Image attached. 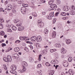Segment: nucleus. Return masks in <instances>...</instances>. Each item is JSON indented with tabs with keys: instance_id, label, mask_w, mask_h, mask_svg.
Wrapping results in <instances>:
<instances>
[{
	"instance_id": "5701e85b",
	"label": "nucleus",
	"mask_w": 75,
	"mask_h": 75,
	"mask_svg": "<svg viewBox=\"0 0 75 75\" xmlns=\"http://www.w3.org/2000/svg\"><path fill=\"white\" fill-rule=\"evenodd\" d=\"M54 0H51L50 1L48 2L49 4L51 5L52 4L54 3Z\"/></svg>"
},
{
	"instance_id": "603ef678",
	"label": "nucleus",
	"mask_w": 75,
	"mask_h": 75,
	"mask_svg": "<svg viewBox=\"0 0 75 75\" xmlns=\"http://www.w3.org/2000/svg\"><path fill=\"white\" fill-rule=\"evenodd\" d=\"M35 3V0H32L31 2V3L32 4H33V3Z\"/></svg>"
},
{
	"instance_id": "864d4df0",
	"label": "nucleus",
	"mask_w": 75,
	"mask_h": 75,
	"mask_svg": "<svg viewBox=\"0 0 75 75\" xmlns=\"http://www.w3.org/2000/svg\"><path fill=\"white\" fill-rule=\"evenodd\" d=\"M19 42H20V41L19 40H16L15 42V43H19Z\"/></svg>"
},
{
	"instance_id": "a211bd4d",
	"label": "nucleus",
	"mask_w": 75,
	"mask_h": 75,
	"mask_svg": "<svg viewBox=\"0 0 75 75\" xmlns=\"http://www.w3.org/2000/svg\"><path fill=\"white\" fill-rule=\"evenodd\" d=\"M66 41L67 44H69L70 43H71V41L69 39H67L66 40Z\"/></svg>"
},
{
	"instance_id": "6e6552de",
	"label": "nucleus",
	"mask_w": 75,
	"mask_h": 75,
	"mask_svg": "<svg viewBox=\"0 0 75 75\" xmlns=\"http://www.w3.org/2000/svg\"><path fill=\"white\" fill-rule=\"evenodd\" d=\"M50 8H51L52 9V10H54V8H57V6L55 4H53L51 5L50 6Z\"/></svg>"
},
{
	"instance_id": "bb28decb",
	"label": "nucleus",
	"mask_w": 75,
	"mask_h": 75,
	"mask_svg": "<svg viewBox=\"0 0 75 75\" xmlns=\"http://www.w3.org/2000/svg\"><path fill=\"white\" fill-rule=\"evenodd\" d=\"M50 16L51 17H54V12L50 13Z\"/></svg>"
},
{
	"instance_id": "f257e3e1",
	"label": "nucleus",
	"mask_w": 75,
	"mask_h": 75,
	"mask_svg": "<svg viewBox=\"0 0 75 75\" xmlns=\"http://www.w3.org/2000/svg\"><path fill=\"white\" fill-rule=\"evenodd\" d=\"M22 65L23 67V69L22 70H20L18 71L19 72L21 73L22 72H24L25 71V67L28 66V64L27 62H25L23 61L22 62Z\"/></svg>"
},
{
	"instance_id": "58836bf2",
	"label": "nucleus",
	"mask_w": 75,
	"mask_h": 75,
	"mask_svg": "<svg viewBox=\"0 0 75 75\" xmlns=\"http://www.w3.org/2000/svg\"><path fill=\"white\" fill-rule=\"evenodd\" d=\"M37 67L38 68H41V64H39L37 65Z\"/></svg>"
},
{
	"instance_id": "e433bc0d",
	"label": "nucleus",
	"mask_w": 75,
	"mask_h": 75,
	"mask_svg": "<svg viewBox=\"0 0 75 75\" xmlns=\"http://www.w3.org/2000/svg\"><path fill=\"white\" fill-rule=\"evenodd\" d=\"M20 40H24V37H21L19 38Z\"/></svg>"
},
{
	"instance_id": "4c0bfd02",
	"label": "nucleus",
	"mask_w": 75,
	"mask_h": 75,
	"mask_svg": "<svg viewBox=\"0 0 75 75\" xmlns=\"http://www.w3.org/2000/svg\"><path fill=\"white\" fill-rule=\"evenodd\" d=\"M44 33L45 34H47V33H48V30H46L44 31Z\"/></svg>"
},
{
	"instance_id": "774afa93",
	"label": "nucleus",
	"mask_w": 75,
	"mask_h": 75,
	"mask_svg": "<svg viewBox=\"0 0 75 75\" xmlns=\"http://www.w3.org/2000/svg\"><path fill=\"white\" fill-rule=\"evenodd\" d=\"M55 55H56V56L57 57H58V54L57 53H56L55 54Z\"/></svg>"
},
{
	"instance_id": "338daca9",
	"label": "nucleus",
	"mask_w": 75,
	"mask_h": 75,
	"mask_svg": "<svg viewBox=\"0 0 75 75\" xmlns=\"http://www.w3.org/2000/svg\"><path fill=\"white\" fill-rule=\"evenodd\" d=\"M69 74L70 75H71V74H73V72H72V71H70V73H69Z\"/></svg>"
},
{
	"instance_id": "412c9836",
	"label": "nucleus",
	"mask_w": 75,
	"mask_h": 75,
	"mask_svg": "<svg viewBox=\"0 0 75 75\" xmlns=\"http://www.w3.org/2000/svg\"><path fill=\"white\" fill-rule=\"evenodd\" d=\"M11 28L12 30L14 31H16L17 30V28L14 26H12V27H11Z\"/></svg>"
},
{
	"instance_id": "9b49d317",
	"label": "nucleus",
	"mask_w": 75,
	"mask_h": 75,
	"mask_svg": "<svg viewBox=\"0 0 75 75\" xmlns=\"http://www.w3.org/2000/svg\"><path fill=\"white\" fill-rule=\"evenodd\" d=\"M61 52L62 54H65V53L67 52V51L65 49H64V48L63 47L61 49Z\"/></svg>"
},
{
	"instance_id": "72a5a7b5",
	"label": "nucleus",
	"mask_w": 75,
	"mask_h": 75,
	"mask_svg": "<svg viewBox=\"0 0 75 75\" xmlns=\"http://www.w3.org/2000/svg\"><path fill=\"white\" fill-rule=\"evenodd\" d=\"M3 25L2 24H0V29H3Z\"/></svg>"
},
{
	"instance_id": "39448f33",
	"label": "nucleus",
	"mask_w": 75,
	"mask_h": 75,
	"mask_svg": "<svg viewBox=\"0 0 75 75\" xmlns=\"http://www.w3.org/2000/svg\"><path fill=\"white\" fill-rule=\"evenodd\" d=\"M51 63L52 64H58V61L57 60H53L51 62Z\"/></svg>"
},
{
	"instance_id": "79ce46f5",
	"label": "nucleus",
	"mask_w": 75,
	"mask_h": 75,
	"mask_svg": "<svg viewBox=\"0 0 75 75\" xmlns=\"http://www.w3.org/2000/svg\"><path fill=\"white\" fill-rule=\"evenodd\" d=\"M2 47H3L4 46H6V44L5 43H3L1 44Z\"/></svg>"
},
{
	"instance_id": "ea45409f",
	"label": "nucleus",
	"mask_w": 75,
	"mask_h": 75,
	"mask_svg": "<svg viewBox=\"0 0 75 75\" xmlns=\"http://www.w3.org/2000/svg\"><path fill=\"white\" fill-rule=\"evenodd\" d=\"M12 13H14V14H15L16 13V10L13 9L12 10Z\"/></svg>"
},
{
	"instance_id": "473e14b6",
	"label": "nucleus",
	"mask_w": 75,
	"mask_h": 75,
	"mask_svg": "<svg viewBox=\"0 0 75 75\" xmlns=\"http://www.w3.org/2000/svg\"><path fill=\"white\" fill-rule=\"evenodd\" d=\"M46 18H47V19H52V17L51 16H47L46 17Z\"/></svg>"
},
{
	"instance_id": "7ed1b4c3",
	"label": "nucleus",
	"mask_w": 75,
	"mask_h": 75,
	"mask_svg": "<svg viewBox=\"0 0 75 75\" xmlns=\"http://www.w3.org/2000/svg\"><path fill=\"white\" fill-rule=\"evenodd\" d=\"M26 10L27 9L25 7H22L21 8V11L22 14H25Z\"/></svg>"
},
{
	"instance_id": "423d86ee",
	"label": "nucleus",
	"mask_w": 75,
	"mask_h": 75,
	"mask_svg": "<svg viewBox=\"0 0 75 75\" xmlns=\"http://www.w3.org/2000/svg\"><path fill=\"white\" fill-rule=\"evenodd\" d=\"M42 40V38H41V37L40 36H39L37 37V39L36 41H37V42H40V41H41Z\"/></svg>"
},
{
	"instance_id": "4468645a",
	"label": "nucleus",
	"mask_w": 75,
	"mask_h": 75,
	"mask_svg": "<svg viewBox=\"0 0 75 75\" xmlns=\"http://www.w3.org/2000/svg\"><path fill=\"white\" fill-rule=\"evenodd\" d=\"M41 54H45L47 53V51L46 50L44 49L41 51Z\"/></svg>"
},
{
	"instance_id": "7c9ffc66",
	"label": "nucleus",
	"mask_w": 75,
	"mask_h": 75,
	"mask_svg": "<svg viewBox=\"0 0 75 75\" xmlns=\"http://www.w3.org/2000/svg\"><path fill=\"white\" fill-rule=\"evenodd\" d=\"M36 47L37 48L39 49L41 47V46L39 44H38L36 45Z\"/></svg>"
},
{
	"instance_id": "dca6fc26",
	"label": "nucleus",
	"mask_w": 75,
	"mask_h": 75,
	"mask_svg": "<svg viewBox=\"0 0 75 75\" xmlns=\"http://www.w3.org/2000/svg\"><path fill=\"white\" fill-rule=\"evenodd\" d=\"M69 8H68L67 6L63 8V10L64 11H68V10H69Z\"/></svg>"
},
{
	"instance_id": "e2e57ef3",
	"label": "nucleus",
	"mask_w": 75,
	"mask_h": 75,
	"mask_svg": "<svg viewBox=\"0 0 75 75\" xmlns=\"http://www.w3.org/2000/svg\"><path fill=\"white\" fill-rule=\"evenodd\" d=\"M3 11V8H0V12H2Z\"/></svg>"
},
{
	"instance_id": "c756f323",
	"label": "nucleus",
	"mask_w": 75,
	"mask_h": 75,
	"mask_svg": "<svg viewBox=\"0 0 75 75\" xmlns=\"http://www.w3.org/2000/svg\"><path fill=\"white\" fill-rule=\"evenodd\" d=\"M0 34L1 35H4L5 34H4V32L3 31H1L0 33Z\"/></svg>"
},
{
	"instance_id": "de8ad7c7",
	"label": "nucleus",
	"mask_w": 75,
	"mask_h": 75,
	"mask_svg": "<svg viewBox=\"0 0 75 75\" xmlns=\"http://www.w3.org/2000/svg\"><path fill=\"white\" fill-rule=\"evenodd\" d=\"M22 6H25V7H28V4H23Z\"/></svg>"
},
{
	"instance_id": "a878e982",
	"label": "nucleus",
	"mask_w": 75,
	"mask_h": 75,
	"mask_svg": "<svg viewBox=\"0 0 75 75\" xmlns=\"http://www.w3.org/2000/svg\"><path fill=\"white\" fill-rule=\"evenodd\" d=\"M32 15L34 17H37V13L35 12L33 13Z\"/></svg>"
},
{
	"instance_id": "13d9d810",
	"label": "nucleus",
	"mask_w": 75,
	"mask_h": 75,
	"mask_svg": "<svg viewBox=\"0 0 75 75\" xmlns=\"http://www.w3.org/2000/svg\"><path fill=\"white\" fill-rule=\"evenodd\" d=\"M41 57H39V58L38 59L39 60V62H40V61L41 60Z\"/></svg>"
},
{
	"instance_id": "f704fd0d",
	"label": "nucleus",
	"mask_w": 75,
	"mask_h": 75,
	"mask_svg": "<svg viewBox=\"0 0 75 75\" xmlns=\"http://www.w3.org/2000/svg\"><path fill=\"white\" fill-rule=\"evenodd\" d=\"M30 40L29 38H28L27 37H24V40L27 41V40Z\"/></svg>"
},
{
	"instance_id": "052dcab7",
	"label": "nucleus",
	"mask_w": 75,
	"mask_h": 75,
	"mask_svg": "<svg viewBox=\"0 0 75 75\" xmlns=\"http://www.w3.org/2000/svg\"><path fill=\"white\" fill-rule=\"evenodd\" d=\"M1 21V23H3V22H4V20H3V19H0Z\"/></svg>"
},
{
	"instance_id": "0eeeda50",
	"label": "nucleus",
	"mask_w": 75,
	"mask_h": 75,
	"mask_svg": "<svg viewBox=\"0 0 75 75\" xmlns=\"http://www.w3.org/2000/svg\"><path fill=\"white\" fill-rule=\"evenodd\" d=\"M11 69L13 71H15L17 69V66L15 65H13L11 67Z\"/></svg>"
},
{
	"instance_id": "c85d7f7f",
	"label": "nucleus",
	"mask_w": 75,
	"mask_h": 75,
	"mask_svg": "<svg viewBox=\"0 0 75 75\" xmlns=\"http://www.w3.org/2000/svg\"><path fill=\"white\" fill-rule=\"evenodd\" d=\"M19 21H20L19 20V19H16L14 21V23H17L19 22Z\"/></svg>"
},
{
	"instance_id": "09e8293b",
	"label": "nucleus",
	"mask_w": 75,
	"mask_h": 75,
	"mask_svg": "<svg viewBox=\"0 0 75 75\" xmlns=\"http://www.w3.org/2000/svg\"><path fill=\"white\" fill-rule=\"evenodd\" d=\"M29 47L30 48L31 50H33V46L31 45H30L29 46Z\"/></svg>"
},
{
	"instance_id": "f3484780",
	"label": "nucleus",
	"mask_w": 75,
	"mask_h": 75,
	"mask_svg": "<svg viewBox=\"0 0 75 75\" xmlns=\"http://www.w3.org/2000/svg\"><path fill=\"white\" fill-rule=\"evenodd\" d=\"M69 13H70V14L71 15H74L75 14V12L72 9L69 11Z\"/></svg>"
},
{
	"instance_id": "6ab92c4d",
	"label": "nucleus",
	"mask_w": 75,
	"mask_h": 75,
	"mask_svg": "<svg viewBox=\"0 0 75 75\" xmlns=\"http://www.w3.org/2000/svg\"><path fill=\"white\" fill-rule=\"evenodd\" d=\"M52 37L53 38H55L56 37V33L55 32H53L52 33Z\"/></svg>"
},
{
	"instance_id": "ddd939ff",
	"label": "nucleus",
	"mask_w": 75,
	"mask_h": 75,
	"mask_svg": "<svg viewBox=\"0 0 75 75\" xmlns=\"http://www.w3.org/2000/svg\"><path fill=\"white\" fill-rule=\"evenodd\" d=\"M54 46L55 47H56V48H61V45L59 43H56L54 45Z\"/></svg>"
},
{
	"instance_id": "20e7f679",
	"label": "nucleus",
	"mask_w": 75,
	"mask_h": 75,
	"mask_svg": "<svg viewBox=\"0 0 75 75\" xmlns=\"http://www.w3.org/2000/svg\"><path fill=\"white\" fill-rule=\"evenodd\" d=\"M38 25L39 27H40L41 28L43 27V26H44V23L41 21L38 22Z\"/></svg>"
},
{
	"instance_id": "2eb2a0df",
	"label": "nucleus",
	"mask_w": 75,
	"mask_h": 75,
	"mask_svg": "<svg viewBox=\"0 0 75 75\" xmlns=\"http://www.w3.org/2000/svg\"><path fill=\"white\" fill-rule=\"evenodd\" d=\"M24 29V26H20L18 28V30L19 31H22V30H23Z\"/></svg>"
},
{
	"instance_id": "2f4dec72",
	"label": "nucleus",
	"mask_w": 75,
	"mask_h": 75,
	"mask_svg": "<svg viewBox=\"0 0 75 75\" xmlns=\"http://www.w3.org/2000/svg\"><path fill=\"white\" fill-rule=\"evenodd\" d=\"M3 66H4V69H5V70H7V67H6V64H3Z\"/></svg>"
},
{
	"instance_id": "1a4fd4ad",
	"label": "nucleus",
	"mask_w": 75,
	"mask_h": 75,
	"mask_svg": "<svg viewBox=\"0 0 75 75\" xmlns=\"http://www.w3.org/2000/svg\"><path fill=\"white\" fill-rule=\"evenodd\" d=\"M30 40L32 41H35V40L37 41V37L35 36H32L30 38Z\"/></svg>"
},
{
	"instance_id": "49530a36",
	"label": "nucleus",
	"mask_w": 75,
	"mask_h": 75,
	"mask_svg": "<svg viewBox=\"0 0 75 75\" xmlns=\"http://www.w3.org/2000/svg\"><path fill=\"white\" fill-rule=\"evenodd\" d=\"M40 1L42 3H45V1L44 0H40Z\"/></svg>"
},
{
	"instance_id": "3c124183",
	"label": "nucleus",
	"mask_w": 75,
	"mask_h": 75,
	"mask_svg": "<svg viewBox=\"0 0 75 75\" xmlns=\"http://www.w3.org/2000/svg\"><path fill=\"white\" fill-rule=\"evenodd\" d=\"M20 25H21V24L18 23L17 24L16 26H17V27H19V26H20Z\"/></svg>"
},
{
	"instance_id": "69168bd1",
	"label": "nucleus",
	"mask_w": 75,
	"mask_h": 75,
	"mask_svg": "<svg viewBox=\"0 0 75 75\" xmlns=\"http://www.w3.org/2000/svg\"><path fill=\"white\" fill-rule=\"evenodd\" d=\"M61 9L59 8L57 9L58 11H59V12H60V11H61Z\"/></svg>"
},
{
	"instance_id": "a19ab883",
	"label": "nucleus",
	"mask_w": 75,
	"mask_h": 75,
	"mask_svg": "<svg viewBox=\"0 0 75 75\" xmlns=\"http://www.w3.org/2000/svg\"><path fill=\"white\" fill-rule=\"evenodd\" d=\"M56 1L57 4H60L61 3V1L59 0H57Z\"/></svg>"
},
{
	"instance_id": "393cba45",
	"label": "nucleus",
	"mask_w": 75,
	"mask_h": 75,
	"mask_svg": "<svg viewBox=\"0 0 75 75\" xmlns=\"http://www.w3.org/2000/svg\"><path fill=\"white\" fill-rule=\"evenodd\" d=\"M72 60V57H69L68 59V61L69 62H71Z\"/></svg>"
},
{
	"instance_id": "b1692460",
	"label": "nucleus",
	"mask_w": 75,
	"mask_h": 75,
	"mask_svg": "<svg viewBox=\"0 0 75 75\" xmlns=\"http://www.w3.org/2000/svg\"><path fill=\"white\" fill-rule=\"evenodd\" d=\"M60 15H62V16H65L67 15V13L65 12H62L60 14Z\"/></svg>"
},
{
	"instance_id": "680f3d73",
	"label": "nucleus",
	"mask_w": 75,
	"mask_h": 75,
	"mask_svg": "<svg viewBox=\"0 0 75 75\" xmlns=\"http://www.w3.org/2000/svg\"><path fill=\"white\" fill-rule=\"evenodd\" d=\"M42 15H45V14H46V13L45 12H42Z\"/></svg>"
},
{
	"instance_id": "aec40b11",
	"label": "nucleus",
	"mask_w": 75,
	"mask_h": 75,
	"mask_svg": "<svg viewBox=\"0 0 75 75\" xmlns=\"http://www.w3.org/2000/svg\"><path fill=\"white\" fill-rule=\"evenodd\" d=\"M20 51V49L18 47H16L15 48L14 51L15 52H18Z\"/></svg>"
},
{
	"instance_id": "f8f14e48",
	"label": "nucleus",
	"mask_w": 75,
	"mask_h": 75,
	"mask_svg": "<svg viewBox=\"0 0 75 75\" xmlns=\"http://www.w3.org/2000/svg\"><path fill=\"white\" fill-rule=\"evenodd\" d=\"M3 59L5 62H9V59H8V57H4L3 58Z\"/></svg>"
},
{
	"instance_id": "a18cd8bd",
	"label": "nucleus",
	"mask_w": 75,
	"mask_h": 75,
	"mask_svg": "<svg viewBox=\"0 0 75 75\" xmlns=\"http://www.w3.org/2000/svg\"><path fill=\"white\" fill-rule=\"evenodd\" d=\"M71 7V8L73 9V10H74L75 9V6H74L73 5H72Z\"/></svg>"
},
{
	"instance_id": "c9c22d12",
	"label": "nucleus",
	"mask_w": 75,
	"mask_h": 75,
	"mask_svg": "<svg viewBox=\"0 0 75 75\" xmlns=\"http://www.w3.org/2000/svg\"><path fill=\"white\" fill-rule=\"evenodd\" d=\"M7 31L8 32H10V33H11V32H12V30L10 28H8L7 29Z\"/></svg>"
},
{
	"instance_id": "c03bdc74",
	"label": "nucleus",
	"mask_w": 75,
	"mask_h": 75,
	"mask_svg": "<svg viewBox=\"0 0 75 75\" xmlns=\"http://www.w3.org/2000/svg\"><path fill=\"white\" fill-rule=\"evenodd\" d=\"M29 60L33 62L34 61V59L32 57H29Z\"/></svg>"
},
{
	"instance_id": "cd10ccee",
	"label": "nucleus",
	"mask_w": 75,
	"mask_h": 75,
	"mask_svg": "<svg viewBox=\"0 0 75 75\" xmlns=\"http://www.w3.org/2000/svg\"><path fill=\"white\" fill-rule=\"evenodd\" d=\"M45 65H46V66H47V67H50L51 66V64H49V63H48V62H46L45 63Z\"/></svg>"
},
{
	"instance_id": "9d476101",
	"label": "nucleus",
	"mask_w": 75,
	"mask_h": 75,
	"mask_svg": "<svg viewBox=\"0 0 75 75\" xmlns=\"http://www.w3.org/2000/svg\"><path fill=\"white\" fill-rule=\"evenodd\" d=\"M7 8L8 11H10L12 8V5L9 4L7 6Z\"/></svg>"
},
{
	"instance_id": "8fccbe9b",
	"label": "nucleus",
	"mask_w": 75,
	"mask_h": 75,
	"mask_svg": "<svg viewBox=\"0 0 75 75\" xmlns=\"http://www.w3.org/2000/svg\"><path fill=\"white\" fill-rule=\"evenodd\" d=\"M12 57L13 58H14V59H18V57Z\"/></svg>"
},
{
	"instance_id": "0e129e2a",
	"label": "nucleus",
	"mask_w": 75,
	"mask_h": 75,
	"mask_svg": "<svg viewBox=\"0 0 75 75\" xmlns=\"http://www.w3.org/2000/svg\"><path fill=\"white\" fill-rule=\"evenodd\" d=\"M71 71H72V70H71V69H69V71H68V72L69 74L70 73Z\"/></svg>"
},
{
	"instance_id": "5fc2aeb1",
	"label": "nucleus",
	"mask_w": 75,
	"mask_h": 75,
	"mask_svg": "<svg viewBox=\"0 0 75 75\" xmlns=\"http://www.w3.org/2000/svg\"><path fill=\"white\" fill-rule=\"evenodd\" d=\"M59 14V12H56L55 14L56 16H58V14Z\"/></svg>"
},
{
	"instance_id": "bf43d9fd",
	"label": "nucleus",
	"mask_w": 75,
	"mask_h": 75,
	"mask_svg": "<svg viewBox=\"0 0 75 75\" xmlns=\"http://www.w3.org/2000/svg\"><path fill=\"white\" fill-rule=\"evenodd\" d=\"M58 67H59V65H56V67H55V69H57V68H58Z\"/></svg>"
},
{
	"instance_id": "4d7b16f0",
	"label": "nucleus",
	"mask_w": 75,
	"mask_h": 75,
	"mask_svg": "<svg viewBox=\"0 0 75 75\" xmlns=\"http://www.w3.org/2000/svg\"><path fill=\"white\" fill-rule=\"evenodd\" d=\"M18 54H14V57H18Z\"/></svg>"
},
{
	"instance_id": "4be33fe9",
	"label": "nucleus",
	"mask_w": 75,
	"mask_h": 75,
	"mask_svg": "<svg viewBox=\"0 0 75 75\" xmlns=\"http://www.w3.org/2000/svg\"><path fill=\"white\" fill-rule=\"evenodd\" d=\"M54 70H51L50 72V73H49V75H53L54 74Z\"/></svg>"
},
{
	"instance_id": "6e6d98bb",
	"label": "nucleus",
	"mask_w": 75,
	"mask_h": 75,
	"mask_svg": "<svg viewBox=\"0 0 75 75\" xmlns=\"http://www.w3.org/2000/svg\"><path fill=\"white\" fill-rule=\"evenodd\" d=\"M50 51L51 52H54V49H50Z\"/></svg>"
},
{
	"instance_id": "f03ea898",
	"label": "nucleus",
	"mask_w": 75,
	"mask_h": 75,
	"mask_svg": "<svg viewBox=\"0 0 75 75\" xmlns=\"http://www.w3.org/2000/svg\"><path fill=\"white\" fill-rule=\"evenodd\" d=\"M63 65L64 67H68L69 66L68 62L66 60H64L63 63Z\"/></svg>"
},
{
	"instance_id": "37998d69",
	"label": "nucleus",
	"mask_w": 75,
	"mask_h": 75,
	"mask_svg": "<svg viewBox=\"0 0 75 75\" xmlns=\"http://www.w3.org/2000/svg\"><path fill=\"white\" fill-rule=\"evenodd\" d=\"M25 50L27 52H29V49L27 48H26L25 49Z\"/></svg>"
}]
</instances>
